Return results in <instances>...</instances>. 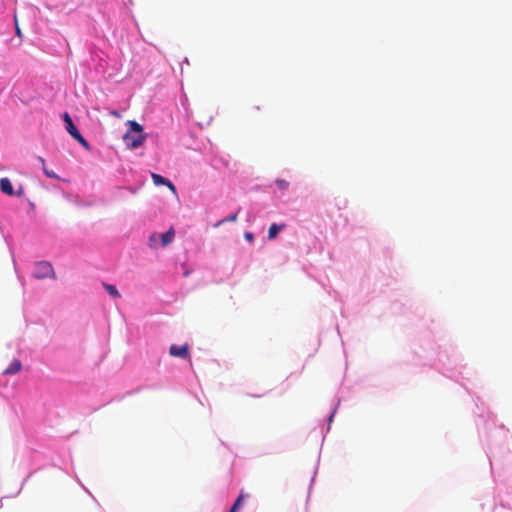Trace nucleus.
Listing matches in <instances>:
<instances>
[{"instance_id": "nucleus-1", "label": "nucleus", "mask_w": 512, "mask_h": 512, "mask_svg": "<svg viewBox=\"0 0 512 512\" xmlns=\"http://www.w3.org/2000/svg\"><path fill=\"white\" fill-rule=\"evenodd\" d=\"M127 125L129 130L123 136L126 146L132 149L140 147L146 139L142 126L136 121H128Z\"/></svg>"}, {"instance_id": "nucleus-2", "label": "nucleus", "mask_w": 512, "mask_h": 512, "mask_svg": "<svg viewBox=\"0 0 512 512\" xmlns=\"http://www.w3.org/2000/svg\"><path fill=\"white\" fill-rule=\"evenodd\" d=\"M175 238V230L171 227L164 233H152L148 239V245L152 249L164 248L170 245Z\"/></svg>"}, {"instance_id": "nucleus-3", "label": "nucleus", "mask_w": 512, "mask_h": 512, "mask_svg": "<svg viewBox=\"0 0 512 512\" xmlns=\"http://www.w3.org/2000/svg\"><path fill=\"white\" fill-rule=\"evenodd\" d=\"M32 275L36 279L55 278L53 266L47 261H39L35 263Z\"/></svg>"}, {"instance_id": "nucleus-4", "label": "nucleus", "mask_w": 512, "mask_h": 512, "mask_svg": "<svg viewBox=\"0 0 512 512\" xmlns=\"http://www.w3.org/2000/svg\"><path fill=\"white\" fill-rule=\"evenodd\" d=\"M169 353L173 357L187 359L189 357V346H188V344H183V345L173 344L169 348Z\"/></svg>"}, {"instance_id": "nucleus-5", "label": "nucleus", "mask_w": 512, "mask_h": 512, "mask_svg": "<svg viewBox=\"0 0 512 512\" xmlns=\"http://www.w3.org/2000/svg\"><path fill=\"white\" fill-rule=\"evenodd\" d=\"M151 177H152V180H153V183L156 185V186H160V185H165L167 186L174 194H176V187L175 185L169 181L168 179L164 178L163 176L159 175V174H156V173H152L151 174Z\"/></svg>"}, {"instance_id": "nucleus-6", "label": "nucleus", "mask_w": 512, "mask_h": 512, "mask_svg": "<svg viewBox=\"0 0 512 512\" xmlns=\"http://www.w3.org/2000/svg\"><path fill=\"white\" fill-rule=\"evenodd\" d=\"M22 368L20 360L14 359L9 366L4 370V374L14 375L17 374Z\"/></svg>"}, {"instance_id": "nucleus-7", "label": "nucleus", "mask_w": 512, "mask_h": 512, "mask_svg": "<svg viewBox=\"0 0 512 512\" xmlns=\"http://www.w3.org/2000/svg\"><path fill=\"white\" fill-rule=\"evenodd\" d=\"M0 189L3 193L12 196L14 194V189L11 181L8 178L0 179Z\"/></svg>"}, {"instance_id": "nucleus-8", "label": "nucleus", "mask_w": 512, "mask_h": 512, "mask_svg": "<svg viewBox=\"0 0 512 512\" xmlns=\"http://www.w3.org/2000/svg\"><path fill=\"white\" fill-rule=\"evenodd\" d=\"M104 288L111 297H113V298L120 297V293L118 292L117 288L114 285L104 284Z\"/></svg>"}, {"instance_id": "nucleus-9", "label": "nucleus", "mask_w": 512, "mask_h": 512, "mask_svg": "<svg viewBox=\"0 0 512 512\" xmlns=\"http://www.w3.org/2000/svg\"><path fill=\"white\" fill-rule=\"evenodd\" d=\"M280 229H281V227L278 226L277 224H275V223L271 224L269 227V230H268V238L274 239L277 236Z\"/></svg>"}, {"instance_id": "nucleus-10", "label": "nucleus", "mask_w": 512, "mask_h": 512, "mask_svg": "<svg viewBox=\"0 0 512 512\" xmlns=\"http://www.w3.org/2000/svg\"><path fill=\"white\" fill-rule=\"evenodd\" d=\"M243 504V495L240 494L234 505L231 507L230 512H237Z\"/></svg>"}, {"instance_id": "nucleus-11", "label": "nucleus", "mask_w": 512, "mask_h": 512, "mask_svg": "<svg viewBox=\"0 0 512 512\" xmlns=\"http://www.w3.org/2000/svg\"><path fill=\"white\" fill-rule=\"evenodd\" d=\"M66 130L72 137H75L77 134H79V131L73 124V121L66 125Z\"/></svg>"}, {"instance_id": "nucleus-12", "label": "nucleus", "mask_w": 512, "mask_h": 512, "mask_svg": "<svg viewBox=\"0 0 512 512\" xmlns=\"http://www.w3.org/2000/svg\"><path fill=\"white\" fill-rule=\"evenodd\" d=\"M276 184L278 185V187L282 190H285L288 188L289 186V182L284 180V179H277L276 180Z\"/></svg>"}, {"instance_id": "nucleus-13", "label": "nucleus", "mask_w": 512, "mask_h": 512, "mask_svg": "<svg viewBox=\"0 0 512 512\" xmlns=\"http://www.w3.org/2000/svg\"><path fill=\"white\" fill-rule=\"evenodd\" d=\"M73 138L76 139L83 147H85V148L89 147L88 142L82 137V135L80 133L77 134Z\"/></svg>"}, {"instance_id": "nucleus-14", "label": "nucleus", "mask_w": 512, "mask_h": 512, "mask_svg": "<svg viewBox=\"0 0 512 512\" xmlns=\"http://www.w3.org/2000/svg\"><path fill=\"white\" fill-rule=\"evenodd\" d=\"M44 173L49 178H57V175L53 171L44 170Z\"/></svg>"}, {"instance_id": "nucleus-15", "label": "nucleus", "mask_w": 512, "mask_h": 512, "mask_svg": "<svg viewBox=\"0 0 512 512\" xmlns=\"http://www.w3.org/2000/svg\"><path fill=\"white\" fill-rule=\"evenodd\" d=\"M63 120H64V122H65V124H66V125L72 121V119H71V117L69 116V114H68V113H65V114L63 115Z\"/></svg>"}, {"instance_id": "nucleus-16", "label": "nucleus", "mask_w": 512, "mask_h": 512, "mask_svg": "<svg viewBox=\"0 0 512 512\" xmlns=\"http://www.w3.org/2000/svg\"><path fill=\"white\" fill-rule=\"evenodd\" d=\"M235 219H236V214L232 215V216H231V217H229V218H226V222H227V221L233 222V221H235Z\"/></svg>"}, {"instance_id": "nucleus-17", "label": "nucleus", "mask_w": 512, "mask_h": 512, "mask_svg": "<svg viewBox=\"0 0 512 512\" xmlns=\"http://www.w3.org/2000/svg\"><path fill=\"white\" fill-rule=\"evenodd\" d=\"M245 238L248 239V240H252L253 239V235L251 233H246L245 234Z\"/></svg>"}, {"instance_id": "nucleus-18", "label": "nucleus", "mask_w": 512, "mask_h": 512, "mask_svg": "<svg viewBox=\"0 0 512 512\" xmlns=\"http://www.w3.org/2000/svg\"><path fill=\"white\" fill-rule=\"evenodd\" d=\"M111 114L116 116V117H119V113L117 111H112Z\"/></svg>"}, {"instance_id": "nucleus-19", "label": "nucleus", "mask_w": 512, "mask_h": 512, "mask_svg": "<svg viewBox=\"0 0 512 512\" xmlns=\"http://www.w3.org/2000/svg\"><path fill=\"white\" fill-rule=\"evenodd\" d=\"M16 33H17L18 36L21 35L20 29L18 27L16 28Z\"/></svg>"}]
</instances>
